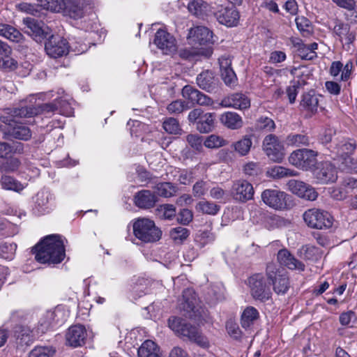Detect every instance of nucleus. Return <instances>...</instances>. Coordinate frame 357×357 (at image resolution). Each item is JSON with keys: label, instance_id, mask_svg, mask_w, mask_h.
I'll use <instances>...</instances> for the list:
<instances>
[{"label": "nucleus", "instance_id": "obj_1", "mask_svg": "<svg viewBox=\"0 0 357 357\" xmlns=\"http://www.w3.org/2000/svg\"><path fill=\"white\" fill-rule=\"evenodd\" d=\"M35 259L41 264H59L65 257V248L59 235L44 238L33 248Z\"/></svg>", "mask_w": 357, "mask_h": 357}, {"label": "nucleus", "instance_id": "obj_2", "mask_svg": "<svg viewBox=\"0 0 357 357\" xmlns=\"http://www.w3.org/2000/svg\"><path fill=\"white\" fill-rule=\"evenodd\" d=\"M59 99L55 98L52 102L46 103H36L33 96L23 100L20 102L19 106L10 109V114L13 118H31L38 115L51 116L58 112Z\"/></svg>", "mask_w": 357, "mask_h": 357}, {"label": "nucleus", "instance_id": "obj_3", "mask_svg": "<svg viewBox=\"0 0 357 357\" xmlns=\"http://www.w3.org/2000/svg\"><path fill=\"white\" fill-rule=\"evenodd\" d=\"M168 326L178 336L186 338L204 349L210 346L208 338L202 334L199 328L185 322L181 318L171 317L168 319Z\"/></svg>", "mask_w": 357, "mask_h": 357}, {"label": "nucleus", "instance_id": "obj_4", "mask_svg": "<svg viewBox=\"0 0 357 357\" xmlns=\"http://www.w3.org/2000/svg\"><path fill=\"white\" fill-rule=\"evenodd\" d=\"M133 232L137 238L144 243H153L161 238L162 231L153 220L139 218L133 223Z\"/></svg>", "mask_w": 357, "mask_h": 357}, {"label": "nucleus", "instance_id": "obj_5", "mask_svg": "<svg viewBox=\"0 0 357 357\" xmlns=\"http://www.w3.org/2000/svg\"><path fill=\"white\" fill-rule=\"evenodd\" d=\"M266 276L273 285V289L278 295H284L290 288V281L287 273L280 271L274 264L266 267Z\"/></svg>", "mask_w": 357, "mask_h": 357}, {"label": "nucleus", "instance_id": "obj_6", "mask_svg": "<svg viewBox=\"0 0 357 357\" xmlns=\"http://www.w3.org/2000/svg\"><path fill=\"white\" fill-rule=\"evenodd\" d=\"M318 153L308 149L294 151L289 156V162L294 167L303 171L312 169L317 163Z\"/></svg>", "mask_w": 357, "mask_h": 357}, {"label": "nucleus", "instance_id": "obj_7", "mask_svg": "<svg viewBox=\"0 0 357 357\" xmlns=\"http://www.w3.org/2000/svg\"><path fill=\"white\" fill-rule=\"evenodd\" d=\"M96 5L94 0H67L61 13L73 20H79L91 12Z\"/></svg>", "mask_w": 357, "mask_h": 357}, {"label": "nucleus", "instance_id": "obj_8", "mask_svg": "<svg viewBox=\"0 0 357 357\" xmlns=\"http://www.w3.org/2000/svg\"><path fill=\"white\" fill-rule=\"evenodd\" d=\"M303 217L308 227L317 229L330 228L333 222V218L328 212L316 208L306 211Z\"/></svg>", "mask_w": 357, "mask_h": 357}, {"label": "nucleus", "instance_id": "obj_9", "mask_svg": "<svg viewBox=\"0 0 357 357\" xmlns=\"http://www.w3.org/2000/svg\"><path fill=\"white\" fill-rule=\"evenodd\" d=\"M248 285L251 296L255 300L264 303L271 298L272 291L261 274H255L250 277Z\"/></svg>", "mask_w": 357, "mask_h": 357}, {"label": "nucleus", "instance_id": "obj_10", "mask_svg": "<svg viewBox=\"0 0 357 357\" xmlns=\"http://www.w3.org/2000/svg\"><path fill=\"white\" fill-rule=\"evenodd\" d=\"M183 301L180 308L190 319H198L202 316L203 310L199 304L196 294L192 289H185L182 294Z\"/></svg>", "mask_w": 357, "mask_h": 357}, {"label": "nucleus", "instance_id": "obj_11", "mask_svg": "<svg viewBox=\"0 0 357 357\" xmlns=\"http://www.w3.org/2000/svg\"><path fill=\"white\" fill-rule=\"evenodd\" d=\"M187 41L190 46L211 47L209 45L213 43V32L203 26L192 27L189 29Z\"/></svg>", "mask_w": 357, "mask_h": 357}, {"label": "nucleus", "instance_id": "obj_12", "mask_svg": "<svg viewBox=\"0 0 357 357\" xmlns=\"http://www.w3.org/2000/svg\"><path fill=\"white\" fill-rule=\"evenodd\" d=\"M262 146L271 160L275 162H282L285 155L284 148L277 136L273 134L267 135L263 141Z\"/></svg>", "mask_w": 357, "mask_h": 357}, {"label": "nucleus", "instance_id": "obj_13", "mask_svg": "<svg viewBox=\"0 0 357 357\" xmlns=\"http://www.w3.org/2000/svg\"><path fill=\"white\" fill-rule=\"evenodd\" d=\"M313 171L314 178L320 184H328L335 183L337 179V169L336 167L329 161H324L317 163Z\"/></svg>", "mask_w": 357, "mask_h": 357}, {"label": "nucleus", "instance_id": "obj_14", "mask_svg": "<svg viewBox=\"0 0 357 357\" xmlns=\"http://www.w3.org/2000/svg\"><path fill=\"white\" fill-rule=\"evenodd\" d=\"M263 202L271 208L282 211L287 207L288 195L276 189L264 190L261 195Z\"/></svg>", "mask_w": 357, "mask_h": 357}, {"label": "nucleus", "instance_id": "obj_15", "mask_svg": "<svg viewBox=\"0 0 357 357\" xmlns=\"http://www.w3.org/2000/svg\"><path fill=\"white\" fill-rule=\"evenodd\" d=\"M230 192L234 199L245 203L253 199L255 190L248 181L239 179L233 182Z\"/></svg>", "mask_w": 357, "mask_h": 357}, {"label": "nucleus", "instance_id": "obj_16", "mask_svg": "<svg viewBox=\"0 0 357 357\" xmlns=\"http://www.w3.org/2000/svg\"><path fill=\"white\" fill-rule=\"evenodd\" d=\"M68 48L67 40L58 35L50 36L45 45L47 55L54 59L66 55Z\"/></svg>", "mask_w": 357, "mask_h": 357}, {"label": "nucleus", "instance_id": "obj_17", "mask_svg": "<svg viewBox=\"0 0 357 357\" xmlns=\"http://www.w3.org/2000/svg\"><path fill=\"white\" fill-rule=\"evenodd\" d=\"M287 185L290 192L305 200L314 201L318 197L315 189L303 181L291 179Z\"/></svg>", "mask_w": 357, "mask_h": 357}, {"label": "nucleus", "instance_id": "obj_18", "mask_svg": "<svg viewBox=\"0 0 357 357\" xmlns=\"http://www.w3.org/2000/svg\"><path fill=\"white\" fill-rule=\"evenodd\" d=\"M153 43L165 54H171L177 49L175 38L163 29L157 31Z\"/></svg>", "mask_w": 357, "mask_h": 357}, {"label": "nucleus", "instance_id": "obj_19", "mask_svg": "<svg viewBox=\"0 0 357 357\" xmlns=\"http://www.w3.org/2000/svg\"><path fill=\"white\" fill-rule=\"evenodd\" d=\"M182 96L192 104L208 106L213 102L211 98L190 85H186L183 88Z\"/></svg>", "mask_w": 357, "mask_h": 357}, {"label": "nucleus", "instance_id": "obj_20", "mask_svg": "<svg viewBox=\"0 0 357 357\" xmlns=\"http://www.w3.org/2000/svg\"><path fill=\"white\" fill-rule=\"evenodd\" d=\"M52 195L48 191H40L35 197L34 213L38 215L49 213L53 207Z\"/></svg>", "mask_w": 357, "mask_h": 357}, {"label": "nucleus", "instance_id": "obj_21", "mask_svg": "<svg viewBox=\"0 0 357 357\" xmlns=\"http://www.w3.org/2000/svg\"><path fill=\"white\" fill-rule=\"evenodd\" d=\"M218 21L227 26H236L239 20V13L234 7H221L215 13Z\"/></svg>", "mask_w": 357, "mask_h": 357}, {"label": "nucleus", "instance_id": "obj_22", "mask_svg": "<svg viewBox=\"0 0 357 357\" xmlns=\"http://www.w3.org/2000/svg\"><path fill=\"white\" fill-rule=\"evenodd\" d=\"M221 77L226 85L234 86L237 82L236 75L231 68V60L229 56H222L219 59Z\"/></svg>", "mask_w": 357, "mask_h": 357}, {"label": "nucleus", "instance_id": "obj_23", "mask_svg": "<svg viewBox=\"0 0 357 357\" xmlns=\"http://www.w3.org/2000/svg\"><path fill=\"white\" fill-rule=\"evenodd\" d=\"M86 331L82 325H75L68 328L66 335L69 345L77 347L84 344L86 339Z\"/></svg>", "mask_w": 357, "mask_h": 357}, {"label": "nucleus", "instance_id": "obj_24", "mask_svg": "<svg viewBox=\"0 0 357 357\" xmlns=\"http://www.w3.org/2000/svg\"><path fill=\"white\" fill-rule=\"evenodd\" d=\"M196 81L199 88L209 93L215 91L218 88L219 81L210 70L200 73Z\"/></svg>", "mask_w": 357, "mask_h": 357}, {"label": "nucleus", "instance_id": "obj_25", "mask_svg": "<svg viewBox=\"0 0 357 357\" xmlns=\"http://www.w3.org/2000/svg\"><path fill=\"white\" fill-rule=\"evenodd\" d=\"M278 261L280 265L287 267L290 270L303 271L305 265L296 259L287 249H282L278 251L277 255Z\"/></svg>", "mask_w": 357, "mask_h": 357}, {"label": "nucleus", "instance_id": "obj_26", "mask_svg": "<svg viewBox=\"0 0 357 357\" xmlns=\"http://www.w3.org/2000/svg\"><path fill=\"white\" fill-rule=\"evenodd\" d=\"M157 201L156 196L149 190H140L134 195L135 206L142 209L153 208Z\"/></svg>", "mask_w": 357, "mask_h": 357}, {"label": "nucleus", "instance_id": "obj_27", "mask_svg": "<svg viewBox=\"0 0 357 357\" xmlns=\"http://www.w3.org/2000/svg\"><path fill=\"white\" fill-rule=\"evenodd\" d=\"M15 337L17 344L20 347H27L34 341V335L30 327L17 326L15 329Z\"/></svg>", "mask_w": 357, "mask_h": 357}, {"label": "nucleus", "instance_id": "obj_28", "mask_svg": "<svg viewBox=\"0 0 357 357\" xmlns=\"http://www.w3.org/2000/svg\"><path fill=\"white\" fill-rule=\"evenodd\" d=\"M23 24L25 25V32L36 40L46 37L41 22L32 17H26L23 19Z\"/></svg>", "mask_w": 357, "mask_h": 357}, {"label": "nucleus", "instance_id": "obj_29", "mask_svg": "<svg viewBox=\"0 0 357 357\" xmlns=\"http://www.w3.org/2000/svg\"><path fill=\"white\" fill-rule=\"evenodd\" d=\"M212 53V47H196L195 46H191L190 47L181 49L178 52V55L183 59L190 60L197 56L209 57Z\"/></svg>", "mask_w": 357, "mask_h": 357}, {"label": "nucleus", "instance_id": "obj_30", "mask_svg": "<svg viewBox=\"0 0 357 357\" xmlns=\"http://www.w3.org/2000/svg\"><path fill=\"white\" fill-rule=\"evenodd\" d=\"M334 23L333 32L340 38L342 41L344 40L346 44L352 43L355 40V33L350 31V26L337 20H335Z\"/></svg>", "mask_w": 357, "mask_h": 357}, {"label": "nucleus", "instance_id": "obj_31", "mask_svg": "<svg viewBox=\"0 0 357 357\" xmlns=\"http://www.w3.org/2000/svg\"><path fill=\"white\" fill-rule=\"evenodd\" d=\"M220 120L225 126L231 130L239 129L243 124L242 117L237 113L233 112L223 113Z\"/></svg>", "mask_w": 357, "mask_h": 357}, {"label": "nucleus", "instance_id": "obj_32", "mask_svg": "<svg viewBox=\"0 0 357 357\" xmlns=\"http://www.w3.org/2000/svg\"><path fill=\"white\" fill-rule=\"evenodd\" d=\"M225 102L227 107H234L238 109H247L250 106L249 98L243 93L231 94Z\"/></svg>", "mask_w": 357, "mask_h": 357}, {"label": "nucleus", "instance_id": "obj_33", "mask_svg": "<svg viewBox=\"0 0 357 357\" xmlns=\"http://www.w3.org/2000/svg\"><path fill=\"white\" fill-rule=\"evenodd\" d=\"M319 105V98L314 91H310L303 94L301 106L305 110L315 112Z\"/></svg>", "mask_w": 357, "mask_h": 357}, {"label": "nucleus", "instance_id": "obj_34", "mask_svg": "<svg viewBox=\"0 0 357 357\" xmlns=\"http://www.w3.org/2000/svg\"><path fill=\"white\" fill-rule=\"evenodd\" d=\"M160 349L152 340H146L138 349L139 357H160Z\"/></svg>", "mask_w": 357, "mask_h": 357}, {"label": "nucleus", "instance_id": "obj_35", "mask_svg": "<svg viewBox=\"0 0 357 357\" xmlns=\"http://www.w3.org/2000/svg\"><path fill=\"white\" fill-rule=\"evenodd\" d=\"M266 175L274 179H280L284 177L297 176L298 172L282 166L275 165L267 169Z\"/></svg>", "mask_w": 357, "mask_h": 357}, {"label": "nucleus", "instance_id": "obj_36", "mask_svg": "<svg viewBox=\"0 0 357 357\" xmlns=\"http://www.w3.org/2000/svg\"><path fill=\"white\" fill-rule=\"evenodd\" d=\"M286 143L292 146H307L310 144V137L305 133H290L286 138Z\"/></svg>", "mask_w": 357, "mask_h": 357}, {"label": "nucleus", "instance_id": "obj_37", "mask_svg": "<svg viewBox=\"0 0 357 357\" xmlns=\"http://www.w3.org/2000/svg\"><path fill=\"white\" fill-rule=\"evenodd\" d=\"M259 318V312L252 306L247 307L241 314V324L243 328H250Z\"/></svg>", "mask_w": 357, "mask_h": 357}, {"label": "nucleus", "instance_id": "obj_38", "mask_svg": "<svg viewBox=\"0 0 357 357\" xmlns=\"http://www.w3.org/2000/svg\"><path fill=\"white\" fill-rule=\"evenodd\" d=\"M155 193L163 197H171L177 192L176 185L170 182H162L153 187Z\"/></svg>", "mask_w": 357, "mask_h": 357}, {"label": "nucleus", "instance_id": "obj_39", "mask_svg": "<svg viewBox=\"0 0 357 357\" xmlns=\"http://www.w3.org/2000/svg\"><path fill=\"white\" fill-rule=\"evenodd\" d=\"M0 35L16 43L20 42L23 37L22 34L17 29L5 24H0Z\"/></svg>", "mask_w": 357, "mask_h": 357}, {"label": "nucleus", "instance_id": "obj_40", "mask_svg": "<svg viewBox=\"0 0 357 357\" xmlns=\"http://www.w3.org/2000/svg\"><path fill=\"white\" fill-rule=\"evenodd\" d=\"M215 115L213 113H206L202 115L197 123V129L203 133L212 130L214 124Z\"/></svg>", "mask_w": 357, "mask_h": 357}, {"label": "nucleus", "instance_id": "obj_41", "mask_svg": "<svg viewBox=\"0 0 357 357\" xmlns=\"http://www.w3.org/2000/svg\"><path fill=\"white\" fill-rule=\"evenodd\" d=\"M188 10L196 16L206 15L210 10V7L203 0H192L188 3Z\"/></svg>", "mask_w": 357, "mask_h": 357}, {"label": "nucleus", "instance_id": "obj_42", "mask_svg": "<svg viewBox=\"0 0 357 357\" xmlns=\"http://www.w3.org/2000/svg\"><path fill=\"white\" fill-rule=\"evenodd\" d=\"M356 149V143L351 139L342 140L340 143L335 144V149H336L337 155L344 157L348 156L349 154L352 153Z\"/></svg>", "mask_w": 357, "mask_h": 357}, {"label": "nucleus", "instance_id": "obj_43", "mask_svg": "<svg viewBox=\"0 0 357 357\" xmlns=\"http://www.w3.org/2000/svg\"><path fill=\"white\" fill-rule=\"evenodd\" d=\"M198 212L210 215H215L220 210V206L214 202L204 200L199 202L196 206Z\"/></svg>", "mask_w": 357, "mask_h": 357}, {"label": "nucleus", "instance_id": "obj_44", "mask_svg": "<svg viewBox=\"0 0 357 357\" xmlns=\"http://www.w3.org/2000/svg\"><path fill=\"white\" fill-rule=\"evenodd\" d=\"M40 6L52 13H60L65 6V0H37Z\"/></svg>", "mask_w": 357, "mask_h": 357}, {"label": "nucleus", "instance_id": "obj_45", "mask_svg": "<svg viewBox=\"0 0 357 357\" xmlns=\"http://www.w3.org/2000/svg\"><path fill=\"white\" fill-rule=\"evenodd\" d=\"M252 144V142L250 137L245 136L241 139L234 143L232 146L241 155L244 156L249 153Z\"/></svg>", "mask_w": 357, "mask_h": 357}, {"label": "nucleus", "instance_id": "obj_46", "mask_svg": "<svg viewBox=\"0 0 357 357\" xmlns=\"http://www.w3.org/2000/svg\"><path fill=\"white\" fill-rule=\"evenodd\" d=\"M156 215L164 220H172L176 215V207L172 204H161L156 208Z\"/></svg>", "mask_w": 357, "mask_h": 357}, {"label": "nucleus", "instance_id": "obj_47", "mask_svg": "<svg viewBox=\"0 0 357 357\" xmlns=\"http://www.w3.org/2000/svg\"><path fill=\"white\" fill-rule=\"evenodd\" d=\"M294 46L297 47V52L298 56L305 60H312L317 57V53L315 52L310 51L306 44H304L301 40L298 39L294 43Z\"/></svg>", "mask_w": 357, "mask_h": 357}, {"label": "nucleus", "instance_id": "obj_48", "mask_svg": "<svg viewBox=\"0 0 357 357\" xmlns=\"http://www.w3.org/2000/svg\"><path fill=\"white\" fill-rule=\"evenodd\" d=\"M55 352V349L50 346H36L29 353V357H53Z\"/></svg>", "mask_w": 357, "mask_h": 357}, {"label": "nucleus", "instance_id": "obj_49", "mask_svg": "<svg viewBox=\"0 0 357 357\" xmlns=\"http://www.w3.org/2000/svg\"><path fill=\"white\" fill-rule=\"evenodd\" d=\"M10 135L20 140H29L31 137V131L25 126H17L12 128Z\"/></svg>", "mask_w": 357, "mask_h": 357}, {"label": "nucleus", "instance_id": "obj_50", "mask_svg": "<svg viewBox=\"0 0 357 357\" xmlns=\"http://www.w3.org/2000/svg\"><path fill=\"white\" fill-rule=\"evenodd\" d=\"M190 235V231L185 227H178L171 229L170 236L176 243H182Z\"/></svg>", "mask_w": 357, "mask_h": 357}, {"label": "nucleus", "instance_id": "obj_51", "mask_svg": "<svg viewBox=\"0 0 357 357\" xmlns=\"http://www.w3.org/2000/svg\"><path fill=\"white\" fill-rule=\"evenodd\" d=\"M3 188L14 191H20L23 189L22 185L9 176H3L1 179Z\"/></svg>", "mask_w": 357, "mask_h": 357}, {"label": "nucleus", "instance_id": "obj_52", "mask_svg": "<svg viewBox=\"0 0 357 357\" xmlns=\"http://www.w3.org/2000/svg\"><path fill=\"white\" fill-rule=\"evenodd\" d=\"M162 127L169 134L177 135L181 130L178 121L172 117L167 118L163 121Z\"/></svg>", "mask_w": 357, "mask_h": 357}, {"label": "nucleus", "instance_id": "obj_53", "mask_svg": "<svg viewBox=\"0 0 357 357\" xmlns=\"http://www.w3.org/2000/svg\"><path fill=\"white\" fill-rule=\"evenodd\" d=\"M46 319H52L55 324H59L66 321V315L61 307H56L53 311L46 312Z\"/></svg>", "mask_w": 357, "mask_h": 357}, {"label": "nucleus", "instance_id": "obj_54", "mask_svg": "<svg viewBox=\"0 0 357 357\" xmlns=\"http://www.w3.org/2000/svg\"><path fill=\"white\" fill-rule=\"evenodd\" d=\"M208 189V183L203 180H199L194 184L192 187V194L194 197L200 198L206 195Z\"/></svg>", "mask_w": 357, "mask_h": 357}, {"label": "nucleus", "instance_id": "obj_55", "mask_svg": "<svg viewBox=\"0 0 357 357\" xmlns=\"http://www.w3.org/2000/svg\"><path fill=\"white\" fill-rule=\"evenodd\" d=\"M11 54L0 56V69L13 70L17 68V61L10 57Z\"/></svg>", "mask_w": 357, "mask_h": 357}, {"label": "nucleus", "instance_id": "obj_56", "mask_svg": "<svg viewBox=\"0 0 357 357\" xmlns=\"http://www.w3.org/2000/svg\"><path fill=\"white\" fill-rule=\"evenodd\" d=\"M204 144L207 148L215 149L224 146L225 141L219 136L211 135L205 139Z\"/></svg>", "mask_w": 357, "mask_h": 357}, {"label": "nucleus", "instance_id": "obj_57", "mask_svg": "<svg viewBox=\"0 0 357 357\" xmlns=\"http://www.w3.org/2000/svg\"><path fill=\"white\" fill-rule=\"evenodd\" d=\"M274 121L268 117H260L257 119L256 127L259 130L271 131L275 128Z\"/></svg>", "mask_w": 357, "mask_h": 357}, {"label": "nucleus", "instance_id": "obj_58", "mask_svg": "<svg viewBox=\"0 0 357 357\" xmlns=\"http://www.w3.org/2000/svg\"><path fill=\"white\" fill-rule=\"evenodd\" d=\"M186 109H188V107L185 102L181 100L172 101L167 107L168 112L174 114H180Z\"/></svg>", "mask_w": 357, "mask_h": 357}, {"label": "nucleus", "instance_id": "obj_59", "mask_svg": "<svg viewBox=\"0 0 357 357\" xmlns=\"http://www.w3.org/2000/svg\"><path fill=\"white\" fill-rule=\"evenodd\" d=\"M56 98L59 99V101L57 102L59 105V110L57 112L66 116L72 115L73 113V109L67 99L63 98V97Z\"/></svg>", "mask_w": 357, "mask_h": 357}, {"label": "nucleus", "instance_id": "obj_60", "mask_svg": "<svg viewBox=\"0 0 357 357\" xmlns=\"http://www.w3.org/2000/svg\"><path fill=\"white\" fill-rule=\"evenodd\" d=\"M245 174L249 176H257L261 173V167L258 162H249L243 168Z\"/></svg>", "mask_w": 357, "mask_h": 357}, {"label": "nucleus", "instance_id": "obj_61", "mask_svg": "<svg viewBox=\"0 0 357 357\" xmlns=\"http://www.w3.org/2000/svg\"><path fill=\"white\" fill-rule=\"evenodd\" d=\"M17 245L15 243H4L0 245V255L4 259L12 258L16 250Z\"/></svg>", "mask_w": 357, "mask_h": 357}, {"label": "nucleus", "instance_id": "obj_62", "mask_svg": "<svg viewBox=\"0 0 357 357\" xmlns=\"http://www.w3.org/2000/svg\"><path fill=\"white\" fill-rule=\"evenodd\" d=\"M188 144L195 150L199 151L202 148L203 139L197 134H190L186 137Z\"/></svg>", "mask_w": 357, "mask_h": 357}, {"label": "nucleus", "instance_id": "obj_63", "mask_svg": "<svg viewBox=\"0 0 357 357\" xmlns=\"http://www.w3.org/2000/svg\"><path fill=\"white\" fill-rule=\"evenodd\" d=\"M193 218L192 213L188 208L182 209L178 215V222L183 225H188Z\"/></svg>", "mask_w": 357, "mask_h": 357}, {"label": "nucleus", "instance_id": "obj_64", "mask_svg": "<svg viewBox=\"0 0 357 357\" xmlns=\"http://www.w3.org/2000/svg\"><path fill=\"white\" fill-rule=\"evenodd\" d=\"M196 241L199 242L202 246L214 241L213 234L208 231H202L197 236Z\"/></svg>", "mask_w": 357, "mask_h": 357}]
</instances>
